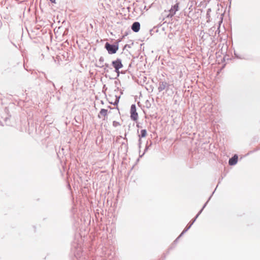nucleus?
<instances>
[{
	"instance_id": "obj_9",
	"label": "nucleus",
	"mask_w": 260,
	"mask_h": 260,
	"mask_svg": "<svg viewBox=\"0 0 260 260\" xmlns=\"http://www.w3.org/2000/svg\"><path fill=\"white\" fill-rule=\"evenodd\" d=\"M146 135H147V131L145 129H142L141 131V133H140V135H139V147H140V145L141 144V138H144V137H146Z\"/></svg>"
},
{
	"instance_id": "obj_8",
	"label": "nucleus",
	"mask_w": 260,
	"mask_h": 260,
	"mask_svg": "<svg viewBox=\"0 0 260 260\" xmlns=\"http://www.w3.org/2000/svg\"><path fill=\"white\" fill-rule=\"evenodd\" d=\"M238 159V156L237 154H234L231 158H230L229 160V164L230 166H234L235 165L237 162Z\"/></svg>"
},
{
	"instance_id": "obj_6",
	"label": "nucleus",
	"mask_w": 260,
	"mask_h": 260,
	"mask_svg": "<svg viewBox=\"0 0 260 260\" xmlns=\"http://www.w3.org/2000/svg\"><path fill=\"white\" fill-rule=\"evenodd\" d=\"M140 26L141 25L139 22L135 21L132 24L131 26V29L134 32H138L140 30Z\"/></svg>"
},
{
	"instance_id": "obj_16",
	"label": "nucleus",
	"mask_w": 260,
	"mask_h": 260,
	"mask_svg": "<svg viewBox=\"0 0 260 260\" xmlns=\"http://www.w3.org/2000/svg\"><path fill=\"white\" fill-rule=\"evenodd\" d=\"M148 146H146V148H145V149L144 152H145V151L148 149ZM144 153H145V152H144V153H143L141 155H140V157H142V156L144 154Z\"/></svg>"
},
{
	"instance_id": "obj_18",
	"label": "nucleus",
	"mask_w": 260,
	"mask_h": 260,
	"mask_svg": "<svg viewBox=\"0 0 260 260\" xmlns=\"http://www.w3.org/2000/svg\"><path fill=\"white\" fill-rule=\"evenodd\" d=\"M119 124V123H118V122H116V121H113V125H114V126H116V124Z\"/></svg>"
},
{
	"instance_id": "obj_10",
	"label": "nucleus",
	"mask_w": 260,
	"mask_h": 260,
	"mask_svg": "<svg viewBox=\"0 0 260 260\" xmlns=\"http://www.w3.org/2000/svg\"><path fill=\"white\" fill-rule=\"evenodd\" d=\"M104 60H105L103 56L100 57L98 62L95 64V66L96 67H99V68H101L104 67Z\"/></svg>"
},
{
	"instance_id": "obj_17",
	"label": "nucleus",
	"mask_w": 260,
	"mask_h": 260,
	"mask_svg": "<svg viewBox=\"0 0 260 260\" xmlns=\"http://www.w3.org/2000/svg\"><path fill=\"white\" fill-rule=\"evenodd\" d=\"M126 47H128V48H131V45L129 44H126L125 46H124V48H126Z\"/></svg>"
},
{
	"instance_id": "obj_7",
	"label": "nucleus",
	"mask_w": 260,
	"mask_h": 260,
	"mask_svg": "<svg viewBox=\"0 0 260 260\" xmlns=\"http://www.w3.org/2000/svg\"><path fill=\"white\" fill-rule=\"evenodd\" d=\"M179 9V3H177L174 6H172L171 9L170 10V15L171 17L174 16L176 12L178 11Z\"/></svg>"
},
{
	"instance_id": "obj_22",
	"label": "nucleus",
	"mask_w": 260,
	"mask_h": 260,
	"mask_svg": "<svg viewBox=\"0 0 260 260\" xmlns=\"http://www.w3.org/2000/svg\"><path fill=\"white\" fill-rule=\"evenodd\" d=\"M211 11V10H210V9H208V11H207V13H209V11Z\"/></svg>"
},
{
	"instance_id": "obj_12",
	"label": "nucleus",
	"mask_w": 260,
	"mask_h": 260,
	"mask_svg": "<svg viewBox=\"0 0 260 260\" xmlns=\"http://www.w3.org/2000/svg\"><path fill=\"white\" fill-rule=\"evenodd\" d=\"M104 67H105V68H104V71L105 72L108 73L109 72L108 68H109L111 70L112 69V68L110 67V66L108 63H105L104 64Z\"/></svg>"
},
{
	"instance_id": "obj_1",
	"label": "nucleus",
	"mask_w": 260,
	"mask_h": 260,
	"mask_svg": "<svg viewBox=\"0 0 260 260\" xmlns=\"http://www.w3.org/2000/svg\"><path fill=\"white\" fill-rule=\"evenodd\" d=\"M212 195L209 197L208 200L205 203V204L204 205L202 208L201 209V210L198 212V213L196 215L195 217L192 219L191 221L186 225L185 228L183 230V231L182 232L181 234L179 236V237L174 241V243L172 244L171 248H172L175 247V245L176 244L177 241L179 238H180L181 236H182L192 226L193 223L195 222L197 218L198 217L199 215L202 213L204 208L206 206L209 200L211 199Z\"/></svg>"
},
{
	"instance_id": "obj_11",
	"label": "nucleus",
	"mask_w": 260,
	"mask_h": 260,
	"mask_svg": "<svg viewBox=\"0 0 260 260\" xmlns=\"http://www.w3.org/2000/svg\"><path fill=\"white\" fill-rule=\"evenodd\" d=\"M107 113H108V110L107 109H101L100 111L98 117L100 118H101L100 115L103 116L104 117H105L106 116H107Z\"/></svg>"
},
{
	"instance_id": "obj_2",
	"label": "nucleus",
	"mask_w": 260,
	"mask_h": 260,
	"mask_svg": "<svg viewBox=\"0 0 260 260\" xmlns=\"http://www.w3.org/2000/svg\"><path fill=\"white\" fill-rule=\"evenodd\" d=\"M105 48L110 54L115 53L119 48V45L117 42L111 44L109 42H106L105 44Z\"/></svg>"
},
{
	"instance_id": "obj_20",
	"label": "nucleus",
	"mask_w": 260,
	"mask_h": 260,
	"mask_svg": "<svg viewBox=\"0 0 260 260\" xmlns=\"http://www.w3.org/2000/svg\"><path fill=\"white\" fill-rule=\"evenodd\" d=\"M119 99H120V96H116V99H118V101H119Z\"/></svg>"
},
{
	"instance_id": "obj_15",
	"label": "nucleus",
	"mask_w": 260,
	"mask_h": 260,
	"mask_svg": "<svg viewBox=\"0 0 260 260\" xmlns=\"http://www.w3.org/2000/svg\"><path fill=\"white\" fill-rule=\"evenodd\" d=\"M118 103H119L118 99H115V102L113 103V105H117Z\"/></svg>"
},
{
	"instance_id": "obj_21",
	"label": "nucleus",
	"mask_w": 260,
	"mask_h": 260,
	"mask_svg": "<svg viewBox=\"0 0 260 260\" xmlns=\"http://www.w3.org/2000/svg\"><path fill=\"white\" fill-rule=\"evenodd\" d=\"M76 256L78 257L79 256V254H78V252H77V254H75Z\"/></svg>"
},
{
	"instance_id": "obj_13",
	"label": "nucleus",
	"mask_w": 260,
	"mask_h": 260,
	"mask_svg": "<svg viewBox=\"0 0 260 260\" xmlns=\"http://www.w3.org/2000/svg\"><path fill=\"white\" fill-rule=\"evenodd\" d=\"M145 107L149 109L151 107V104L149 102V101L148 100H147L145 103Z\"/></svg>"
},
{
	"instance_id": "obj_5",
	"label": "nucleus",
	"mask_w": 260,
	"mask_h": 260,
	"mask_svg": "<svg viewBox=\"0 0 260 260\" xmlns=\"http://www.w3.org/2000/svg\"><path fill=\"white\" fill-rule=\"evenodd\" d=\"M170 85L167 82L164 81H161L159 83V86L158 90L159 92H161L162 90L166 89V91H168Z\"/></svg>"
},
{
	"instance_id": "obj_4",
	"label": "nucleus",
	"mask_w": 260,
	"mask_h": 260,
	"mask_svg": "<svg viewBox=\"0 0 260 260\" xmlns=\"http://www.w3.org/2000/svg\"><path fill=\"white\" fill-rule=\"evenodd\" d=\"M112 66L114 69H121L123 67V64L121 59L117 58L116 60L112 61Z\"/></svg>"
},
{
	"instance_id": "obj_14",
	"label": "nucleus",
	"mask_w": 260,
	"mask_h": 260,
	"mask_svg": "<svg viewBox=\"0 0 260 260\" xmlns=\"http://www.w3.org/2000/svg\"><path fill=\"white\" fill-rule=\"evenodd\" d=\"M119 69H118L117 70L115 69V70H114V72H116L117 74V75H116V77H115V78L118 77L119 76V74H120Z\"/></svg>"
},
{
	"instance_id": "obj_3",
	"label": "nucleus",
	"mask_w": 260,
	"mask_h": 260,
	"mask_svg": "<svg viewBox=\"0 0 260 260\" xmlns=\"http://www.w3.org/2000/svg\"><path fill=\"white\" fill-rule=\"evenodd\" d=\"M138 113L137 112L136 106L135 104H132L130 109V117L131 119L136 121L138 119Z\"/></svg>"
},
{
	"instance_id": "obj_19",
	"label": "nucleus",
	"mask_w": 260,
	"mask_h": 260,
	"mask_svg": "<svg viewBox=\"0 0 260 260\" xmlns=\"http://www.w3.org/2000/svg\"><path fill=\"white\" fill-rule=\"evenodd\" d=\"M52 3H55V0H49Z\"/></svg>"
}]
</instances>
